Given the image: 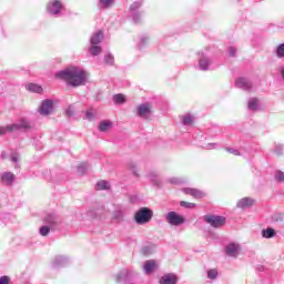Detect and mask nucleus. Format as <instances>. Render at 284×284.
<instances>
[{
  "label": "nucleus",
  "mask_w": 284,
  "mask_h": 284,
  "mask_svg": "<svg viewBox=\"0 0 284 284\" xmlns=\"http://www.w3.org/2000/svg\"><path fill=\"white\" fill-rule=\"evenodd\" d=\"M27 90H29V92H34L36 94H41L43 92V88H41V85L34 84V83L28 84Z\"/></svg>",
  "instance_id": "nucleus-25"
},
{
  "label": "nucleus",
  "mask_w": 284,
  "mask_h": 284,
  "mask_svg": "<svg viewBox=\"0 0 284 284\" xmlns=\"http://www.w3.org/2000/svg\"><path fill=\"white\" fill-rule=\"evenodd\" d=\"M67 116H74V105H69L65 110Z\"/></svg>",
  "instance_id": "nucleus-45"
},
{
  "label": "nucleus",
  "mask_w": 284,
  "mask_h": 284,
  "mask_svg": "<svg viewBox=\"0 0 284 284\" xmlns=\"http://www.w3.org/2000/svg\"><path fill=\"white\" fill-rule=\"evenodd\" d=\"M204 221L209 223L212 227H223L225 225V217L219 215H206Z\"/></svg>",
  "instance_id": "nucleus-8"
},
{
  "label": "nucleus",
  "mask_w": 284,
  "mask_h": 284,
  "mask_svg": "<svg viewBox=\"0 0 284 284\" xmlns=\"http://www.w3.org/2000/svg\"><path fill=\"white\" fill-rule=\"evenodd\" d=\"M138 115L141 119H150L152 115V105L150 103L140 104L138 106Z\"/></svg>",
  "instance_id": "nucleus-11"
},
{
  "label": "nucleus",
  "mask_w": 284,
  "mask_h": 284,
  "mask_svg": "<svg viewBox=\"0 0 284 284\" xmlns=\"http://www.w3.org/2000/svg\"><path fill=\"white\" fill-rule=\"evenodd\" d=\"M165 221L169 225H173L174 227H179L185 223V217L174 211L169 212L165 215Z\"/></svg>",
  "instance_id": "nucleus-5"
},
{
  "label": "nucleus",
  "mask_w": 284,
  "mask_h": 284,
  "mask_svg": "<svg viewBox=\"0 0 284 284\" xmlns=\"http://www.w3.org/2000/svg\"><path fill=\"white\" fill-rule=\"evenodd\" d=\"M180 205L181 207H186L187 210H192L193 207H196V204L192 202H185V201L180 202Z\"/></svg>",
  "instance_id": "nucleus-40"
},
{
  "label": "nucleus",
  "mask_w": 284,
  "mask_h": 284,
  "mask_svg": "<svg viewBox=\"0 0 284 284\" xmlns=\"http://www.w3.org/2000/svg\"><path fill=\"white\" fill-rule=\"evenodd\" d=\"M275 54H276L277 59H284V43H281L277 45V48L275 50Z\"/></svg>",
  "instance_id": "nucleus-35"
},
{
  "label": "nucleus",
  "mask_w": 284,
  "mask_h": 284,
  "mask_svg": "<svg viewBox=\"0 0 284 284\" xmlns=\"http://www.w3.org/2000/svg\"><path fill=\"white\" fill-rule=\"evenodd\" d=\"M112 216L114 221H123V210L121 207L116 209L113 211Z\"/></svg>",
  "instance_id": "nucleus-32"
},
{
  "label": "nucleus",
  "mask_w": 284,
  "mask_h": 284,
  "mask_svg": "<svg viewBox=\"0 0 284 284\" xmlns=\"http://www.w3.org/2000/svg\"><path fill=\"white\" fill-rule=\"evenodd\" d=\"M89 52L92 57H99V54L102 52V49L99 44H91Z\"/></svg>",
  "instance_id": "nucleus-28"
},
{
  "label": "nucleus",
  "mask_w": 284,
  "mask_h": 284,
  "mask_svg": "<svg viewBox=\"0 0 284 284\" xmlns=\"http://www.w3.org/2000/svg\"><path fill=\"white\" fill-rule=\"evenodd\" d=\"M229 57H236V48L234 47L229 48Z\"/></svg>",
  "instance_id": "nucleus-50"
},
{
  "label": "nucleus",
  "mask_w": 284,
  "mask_h": 284,
  "mask_svg": "<svg viewBox=\"0 0 284 284\" xmlns=\"http://www.w3.org/2000/svg\"><path fill=\"white\" fill-rule=\"evenodd\" d=\"M176 283H179V277L174 273L164 274L160 278V284H176Z\"/></svg>",
  "instance_id": "nucleus-14"
},
{
  "label": "nucleus",
  "mask_w": 284,
  "mask_h": 284,
  "mask_svg": "<svg viewBox=\"0 0 284 284\" xmlns=\"http://www.w3.org/2000/svg\"><path fill=\"white\" fill-rule=\"evenodd\" d=\"M149 179L152 181V183L159 185V175L156 174V172H151L149 174Z\"/></svg>",
  "instance_id": "nucleus-39"
},
{
  "label": "nucleus",
  "mask_w": 284,
  "mask_h": 284,
  "mask_svg": "<svg viewBox=\"0 0 284 284\" xmlns=\"http://www.w3.org/2000/svg\"><path fill=\"white\" fill-rule=\"evenodd\" d=\"M128 276H130V271L123 268L115 275V278L118 283H123L124 281H128Z\"/></svg>",
  "instance_id": "nucleus-21"
},
{
  "label": "nucleus",
  "mask_w": 284,
  "mask_h": 284,
  "mask_svg": "<svg viewBox=\"0 0 284 284\" xmlns=\"http://www.w3.org/2000/svg\"><path fill=\"white\" fill-rule=\"evenodd\" d=\"M225 151L229 152V154H233L234 156L241 155V152H239V150H236V149L225 148Z\"/></svg>",
  "instance_id": "nucleus-44"
},
{
  "label": "nucleus",
  "mask_w": 284,
  "mask_h": 284,
  "mask_svg": "<svg viewBox=\"0 0 284 284\" xmlns=\"http://www.w3.org/2000/svg\"><path fill=\"white\" fill-rule=\"evenodd\" d=\"M216 148H219V144L209 143V144H206L205 150H216Z\"/></svg>",
  "instance_id": "nucleus-49"
},
{
  "label": "nucleus",
  "mask_w": 284,
  "mask_h": 284,
  "mask_svg": "<svg viewBox=\"0 0 284 284\" xmlns=\"http://www.w3.org/2000/svg\"><path fill=\"white\" fill-rule=\"evenodd\" d=\"M155 267H156V262H154L153 260H149L144 262L143 270L145 274H152Z\"/></svg>",
  "instance_id": "nucleus-20"
},
{
  "label": "nucleus",
  "mask_w": 284,
  "mask_h": 284,
  "mask_svg": "<svg viewBox=\"0 0 284 284\" xmlns=\"http://www.w3.org/2000/svg\"><path fill=\"white\" fill-rule=\"evenodd\" d=\"M100 8H112L114 0H98Z\"/></svg>",
  "instance_id": "nucleus-33"
},
{
  "label": "nucleus",
  "mask_w": 284,
  "mask_h": 284,
  "mask_svg": "<svg viewBox=\"0 0 284 284\" xmlns=\"http://www.w3.org/2000/svg\"><path fill=\"white\" fill-rule=\"evenodd\" d=\"M43 223L49 225L51 227V230H54V227H57V225H61V217H59V215H57L54 213H51V214H48L43 219Z\"/></svg>",
  "instance_id": "nucleus-10"
},
{
  "label": "nucleus",
  "mask_w": 284,
  "mask_h": 284,
  "mask_svg": "<svg viewBox=\"0 0 284 284\" xmlns=\"http://www.w3.org/2000/svg\"><path fill=\"white\" fill-rule=\"evenodd\" d=\"M87 121H94V119H97V110L94 109H89L85 112V116Z\"/></svg>",
  "instance_id": "nucleus-29"
},
{
  "label": "nucleus",
  "mask_w": 284,
  "mask_h": 284,
  "mask_svg": "<svg viewBox=\"0 0 284 284\" xmlns=\"http://www.w3.org/2000/svg\"><path fill=\"white\" fill-rule=\"evenodd\" d=\"M55 77L57 79L67 81L72 88H79L80 85H85V82L88 81V71L78 67H70L55 73Z\"/></svg>",
  "instance_id": "nucleus-1"
},
{
  "label": "nucleus",
  "mask_w": 284,
  "mask_h": 284,
  "mask_svg": "<svg viewBox=\"0 0 284 284\" xmlns=\"http://www.w3.org/2000/svg\"><path fill=\"white\" fill-rule=\"evenodd\" d=\"M16 179L17 176L12 172H3L0 175V181L3 185H13Z\"/></svg>",
  "instance_id": "nucleus-13"
},
{
  "label": "nucleus",
  "mask_w": 284,
  "mask_h": 284,
  "mask_svg": "<svg viewBox=\"0 0 284 284\" xmlns=\"http://www.w3.org/2000/svg\"><path fill=\"white\" fill-rule=\"evenodd\" d=\"M29 128H32L30 122H28V120L26 119H21L19 123L8 124L7 126H0V136H3V134H8V132L29 130Z\"/></svg>",
  "instance_id": "nucleus-2"
},
{
  "label": "nucleus",
  "mask_w": 284,
  "mask_h": 284,
  "mask_svg": "<svg viewBox=\"0 0 284 284\" xmlns=\"http://www.w3.org/2000/svg\"><path fill=\"white\" fill-rule=\"evenodd\" d=\"M145 45H148V37H142L140 39L138 48H139V50H143V48H145Z\"/></svg>",
  "instance_id": "nucleus-41"
},
{
  "label": "nucleus",
  "mask_w": 284,
  "mask_h": 284,
  "mask_svg": "<svg viewBox=\"0 0 284 284\" xmlns=\"http://www.w3.org/2000/svg\"><path fill=\"white\" fill-rule=\"evenodd\" d=\"M199 70H202L203 72H207L210 68H212V59L205 51L199 52Z\"/></svg>",
  "instance_id": "nucleus-6"
},
{
  "label": "nucleus",
  "mask_w": 284,
  "mask_h": 284,
  "mask_svg": "<svg viewBox=\"0 0 284 284\" xmlns=\"http://www.w3.org/2000/svg\"><path fill=\"white\" fill-rule=\"evenodd\" d=\"M283 152H284V146H283V144H277V145H275L274 153L277 154V156H281V154H283Z\"/></svg>",
  "instance_id": "nucleus-43"
},
{
  "label": "nucleus",
  "mask_w": 284,
  "mask_h": 284,
  "mask_svg": "<svg viewBox=\"0 0 284 284\" xmlns=\"http://www.w3.org/2000/svg\"><path fill=\"white\" fill-rule=\"evenodd\" d=\"M98 128H99L100 132H108V130H110V128H112V122L110 120H104L99 123Z\"/></svg>",
  "instance_id": "nucleus-26"
},
{
  "label": "nucleus",
  "mask_w": 284,
  "mask_h": 284,
  "mask_svg": "<svg viewBox=\"0 0 284 284\" xmlns=\"http://www.w3.org/2000/svg\"><path fill=\"white\" fill-rule=\"evenodd\" d=\"M54 111V102L50 99L43 100L38 112L42 116H50V114Z\"/></svg>",
  "instance_id": "nucleus-7"
},
{
  "label": "nucleus",
  "mask_w": 284,
  "mask_h": 284,
  "mask_svg": "<svg viewBox=\"0 0 284 284\" xmlns=\"http://www.w3.org/2000/svg\"><path fill=\"white\" fill-rule=\"evenodd\" d=\"M142 6H143V2L141 0L135 1L130 6V12L132 14V20L135 23H141L142 16H141V12H139V8H141Z\"/></svg>",
  "instance_id": "nucleus-9"
},
{
  "label": "nucleus",
  "mask_w": 284,
  "mask_h": 284,
  "mask_svg": "<svg viewBox=\"0 0 284 284\" xmlns=\"http://www.w3.org/2000/svg\"><path fill=\"white\" fill-rule=\"evenodd\" d=\"M240 252H241V245H239L237 243H231L225 247V254L227 256H233V258H236Z\"/></svg>",
  "instance_id": "nucleus-12"
},
{
  "label": "nucleus",
  "mask_w": 284,
  "mask_h": 284,
  "mask_svg": "<svg viewBox=\"0 0 284 284\" xmlns=\"http://www.w3.org/2000/svg\"><path fill=\"white\" fill-rule=\"evenodd\" d=\"M11 161H12V163H18V161H19V154L13 153V154L11 155Z\"/></svg>",
  "instance_id": "nucleus-51"
},
{
  "label": "nucleus",
  "mask_w": 284,
  "mask_h": 284,
  "mask_svg": "<svg viewBox=\"0 0 284 284\" xmlns=\"http://www.w3.org/2000/svg\"><path fill=\"white\" fill-rule=\"evenodd\" d=\"M206 276L210 281H216V278H219V271H216V268H211L207 271Z\"/></svg>",
  "instance_id": "nucleus-30"
},
{
  "label": "nucleus",
  "mask_w": 284,
  "mask_h": 284,
  "mask_svg": "<svg viewBox=\"0 0 284 284\" xmlns=\"http://www.w3.org/2000/svg\"><path fill=\"white\" fill-rule=\"evenodd\" d=\"M275 179L276 181H278L280 183H282V181H284V173L282 171H277L275 173Z\"/></svg>",
  "instance_id": "nucleus-47"
},
{
  "label": "nucleus",
  "mask_w": 284,
  "mask_h": 284,
  "mask_svg": "<svg viewBox=\"0 0 284 284\" xmlns=\"http://www.w3.org/2000/svg\"><path fill=\"white\" fill-rule=\"evenodd\" d=\"M63 10H65V6L60 0H51L47 4V12L52 17H61Z\"/></svg>",
  "instance_id": "nucleus-4"
},
{
  "label": "nucleus",
  "mask_w": 284,
  "mask_h": 284,
  "mask_svg": "<svg viewBox=\"0 0 284 284\" xmlns=\"http://www.w3.org/2000/svg\"><path fill=\"white\" fill-rule=\"evenodd\" d=\"M104 62L106 63V65H114V55L111 53L105 54Z\"/></svg>",
  "instance_id": "nucleus-36"
},
{
  "label": "nucleus",
  "mask_w": 284,
  "mask_h": 284,
  "mask_svg": "<svg viewBox=\"0 0 284 284\" xmlns=\"http://www.w3.org/2000/svg\"><path fill=\"white\" fill-rule=\"evenodd\" d=\"M184 194H189L190 196H193L194 199H203L205 196V192L199 190V189H183Z\"/></svg>",
  "instance_id": "nucleus-16"
},
{
  "label": "nucleus",
  "mask_w": 284,
  "mask_h": 284,
  "mask_svg": "<svg viewBox=\"0 0 284 284\" xmlns=\"http://www.w3.org/2000/svg\"><path fill=\"white\" fill-rule=\"evenodd\" d=\"M87 169H88V164H85V163L80 164L78 166L79 174H84Z\"/></svg>",
  "instance_id": "nucleus-46"
},
{
  "label": "nucleus",
  "mask_w": 284,
  "mask_h": 284,
  "mask_svg": "<svg viewBox=\"0 0 284 284\" xmlns=\"http://www.w3.org/2000/svg\"><path fill=\"white\" fill-rule=\"evenodd\" d=\"M110 187V182L101 180L97 183L95 190H108Z\"/></svg>",
  "instance_id": "nucleus-31"
},
{
  "label": "nucleus",
  "mask_w": 284,
  "mask_h": 284,
  "mask_svg": "<svg viewBox=\"0 0 284 284\" xmlns=\"http://www.w3.org/2000/svg\"><path fill=\"white\" fill-rule=\"evenodd\" d=\"M103 41V31H98L91 38V45H98Z\"/></svg>",
  "instance_id": "nucleus-22"
},
{
  "label": "nucleus",
  "mask_w": 284,
  "mask_h": 284,
  "mask_svg": "<svg viewBox=\"0 0 284 284\" xmlns=\"http://www.w3.org/2000/svg\"><path fill=\"white\" fill-rule=\"evenodd\" d=\"M152 216H154L152 210L148 207H141L139 211L135 212L134 221L138 225H145L146 223H150V221H152Z\"/></svg>",
  "instance_id": "nucleus-3"
},
{
  "label": "nucleus",
  "mask_w": 284,
  "mask_h": 284,
  "mask_svg": "<svg viewBox=\"0 0 284 284\" xmlns=\"http://www.w3.org/2000/svg\"><path fill=\"white\" fill-rule=\"evenodd\" d=\"M113 101H114L115 105H121V104L125 103V95H123V94H115L113 97Z\"/></svg>",
  "instance_id": "nucleus-34"
},
{
  "label": "nucleus",
  "mask_w": 284,
  "mask_h": 284,
  "mask_svg": "<svg viewBox=\"0 0 284 284\" xmlns=\"http://www.w3.org/2000/svg\"><path fill=\"white\" fill-rule=\"evenodd\" d=\"M141 252L143 254V256H150V254H154V252H156V246H154V245L143 246Z\"/></svg>",
  "instance_id": "nucleus-27"
},
{
  "label": "nucleus",
  "mask_w": 284,
  "mask_h": 284,
  "mask_svg": "<svg viewBox=\"0 0 284 284\" xmlns=\"http://www.w3.org/2000/svg\"><path fill=\"white\" fill-rule=\"evenodd\" d=\"M70 263V260L67 256L63 255H58L53 260V267H65Z\"/></svg>",
  "instance_id": "nucleus-17"
},
{
  "label": "nucleus",
  "mask_w": 284,
  "mask_h": 284,
  "mask_svg": "<svg viewBox=\"0 0 284 284\" xmlns=\"http://www.w3.org/2000/svg\"><path fill=\"white\" fill-rule=\"evenodd\" d=\"M181 121L184 125H193L195 118L190 113H185L184 115L181 116Z\"/></svg>",
  "instance_id": "nucleus-23"
},
{
  "label": "nucleus",
  "mask_w": 284,
  "mask_h": 284,
  "mask_svg": "<svg viewBox=\"0 0 284 284\" xmlns=\"http://www.w3.org/2000/svg\"><path fill=\"white\" fill-rule=\"evenodd\" d=\"M247 109L251 112H258V110H261V100H258V98L248 99Z\"/></svg>",
  "instance_id": "nucleus-15"
},
{
  "label": "nucleus",
  "mask_w": 284,
  "mask_h": 284,
  "mask_svg": "<svg viewBox=\"0 0 284 284\" xmlns=\"http://www.w3.org/2000/svg\"><path fill=\"white\" fill-rule=\"evenodd\" d=\"M262 236L263 239H274L276 236V231L272 227H267L262 230Z\"/></svg>",
  "instance_id": "nucleus-24"
},
{
  "label": "nucleus",
  "mask_w": 284,
  "mask_h": 284,
  "mask_svg": "<svg viewBox=\"0 0 284 284\" xmlns=\"http://www.w3.org/2000/svg\"><path fill=\"white\" fill-rule=\"evenodd\" d=\"M169 183H171L172 185H181V183H184V181L180 178H171L169 179Z\"/></svg>",
  "instance_id": "nucleus-42"
},
{
  "label": "nucleus",
  "mask_w": 284,
  "mask_h": 284,
  "mask_svg": "<svg viewBox=\"0 0 284 284\" xmlns=\"http://www.w3.org/2000/svg\"><path fill=\"white\" fill-rule=\"evenodd\" d=\"M282 79H284V67H281Z\"/></svg>",
  "instance_id": "nucleus-52"
},
{
  "label": "nucleus",
  "mask_w": 284,
  "mask_h": 284,
  "mask_svg": "<svg viewBox=\"0 0 284 284\" xmlns=\"http://www.w3.org/2000/svg\"><path fill=\"white\" fill-rule=\"evenodd\" d=\"M50 230H52V227H50L49 225H43L40 227V235L41 236H48V234H50Z\"/></svg>",
  "instance_id": "nucleus-37"
},
{
  "label": "nucleus",
  "mask_w": 284,
  "mask_h": 284,
  "mask_svg": "<svg viewBox=\"0 0 284 284\" xmlns=\"http://www.w3.org/2000/svg\"><path fill=\"white\" fill-rule=\"evenodd\" d=\"M237 207L241 210H246V207H252L254 205V199L252 197H243L236 203Z\"/></svg>",
  "instance_id": "nucleus-19"
},
{
  "label": "nucleus",
  "mask_w": 284,
  "mask_h": 284,
  "mask_svg": "<svg viewBox=\"0 0 284 284\" xmlns=\"http://www.w3.org/2000/svg\"><path fill=\"white\" fill-rule=\"evenodd\" d=\"M236 88L241 90H252V82L247 78H240L235 82Z\"/></svg>",
  "instance_id": "nucleus-18"
},
{
  "label": "nucleus",
  "mask_w": 284,
  "mask_h": 284,
  "mask_svg": "<svg viewBox=\"0 0 284 284\" xmlns=\"http://www.w3.org/2000/svg\"><path fill=\"white\" fill-rule=\"evenodd\" d=\"M129 170L134 174V176H139V169L136 168V163L130 162Z\"/></svg>",
  "instance_id": "nucleus-38"
},
{
  "label": "nucleus",
  "mask_w": 284,
  "mask_h": 284,
  "mask_svg": "<svg viewBox=\"0 0 284 284\" xmlns=\"http://www.w3.org/2000/svg\"><path fill=\"white\" fill-rule=\"evenodd\" d=\"M0 284H10V276H8V275L1 276Z\"/></svg>",
  "instance_id": "nucleus-48"
}]
</instances>
